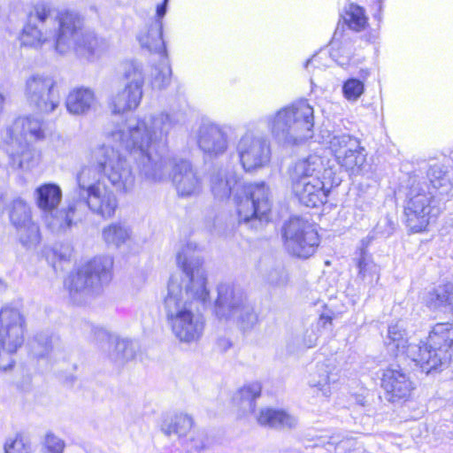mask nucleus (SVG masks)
Returning a JSON list of instances; mask_svg holds the SVG:
<instances>
[{"mask_svg":"<svg viewBox=\"0 0 453 453\" xmlns=\"http://www.w3.org/2000/svg\"><path fill=\"white\" fill-rule=\"evenodd\" d=\"M179 122L177 114L160 112L131 119L107 131V135L134 156L143 179L157 183L170 178L180 197H194L201 194L203 187L197 168L188 160L162 155L169 132Z\"/></svg>","mask_w":453,"mask_h":453,"instance_id":"nucleus-1","label":"nucleus"},{"mask_svg":"<svg viewBox=\"0 0 453 453\" xmlns=\"http://www.w3.org/2000/svg\"><path fill=\"white\" fill-rule=\"evenodd\" d=\"M20 42L33 48L52 42L58 53L73 50L77 56L89 61L108 49L104 38L83 28V19L77 12L59 11L45 2L35 4L29 11Z\"/></svg>","mask_w":453,"mask_h":453,"instance_id":"nucleus-2","label":"nucleus"},{"mask_svg":"<svg viewBox=\"0 0 453 453\" xmlns=\"http://www.w3.org/2000/svg\"><path fill=\"white\" fill-rule=\"evenodd\" d=\"M176 259L183 277L170 278L163 299L162 308L168 326L210 303L203 261L196 251V246L188 243L182 247Z\"/></svg>","mask_w":453,"mask_h":453,"instance_id":"nucleus-3","label":"nucleus"},{"mask_svg":"<svg viewBox=\"0 0 453 453\" xmlns=\"http://www.w3.org/2000/svg\"><path fill=\"white\" fill-rule=\"evenodd\" d=\"M210 187L218 200L234 194L239 222L250 223L251 227L257 228L267 220L272 201L270 189L264 182L242 185L234 172L214 167L210 172Z\"/></svg>","mask_w":453,"mask_h":453,"instance_id":"nucleus-4","label":"nucleus"},{"mask_svg":"<svg viewBox=\"0 0 453 453\" xmlns=\"http://www.w3.org/2000/svg\"><path fill=\"white\" fill-rule=\"evenodd\" d=\"M313 108L305 100L282 107L263 118L272 136L284 146L300 145L313 136Z\"/></svg>","mask_w":453,"mask_h":453,"instance_id":"nucleus-5","label":"nucleus"},{"mask_svg":"<svg viewBox=\"0 0 453 453\" xmlns=\"http://www.w3.org/2000/svg\"><path fill=\"white\" fill-rule=\"evenodd\" d=\"M113 258L99 256L71 273L65 280L71 300L86 304L101 295L112 279Z\"/></svg>","mask_w":453,"mask_h":453,"instance_id":"nucleus-6","label":"nucleus"},{"mask_svg":"<svg viewBox=\"0 0 453 453\" xmlns=\"http://www.w3.org/2000/svg\"><path fill=\"white\" fill-rule=\"evenodd\" d=\"M453 346V326L447 323L435 324L429 333L427 342L413 345L408 349L410 359L426 373L447 367L451 359Z\"/></svg>","mask_w":453,"mask_h":453,"instance_id":"nucleus-7","label":"nucleus"},{"mask_svg":"<svg viewBox=\"0 0 453 453\" xmlns=\"http://www.w3.org/2000/svg\"><path fill=\"white\" fill-rule=\"evenodd\" d=\"M81 169H93L96 178H106L119 191L128 192L134 186V175L126 157L110 145L96 148L88 165Z\"/></svg>","mask_w":453,"mask_h":453,"instance_id":"nucleus-8","label":"nucleus"},{"mask_svg":"<svg viewBox=\"0 0 453 453\" xmlns=\"http://www.w3.org/2000/svg\"><path fill=\"white\" fill-rule=\"evenodd\" d=\"M76 181L74 192L77 198L85 203L93 214L104 219L115 216L119 207L117 196L103 180L96 178L95 170L80 169Z\"/></svg>","mask_w":453,"mask_h":453,"instance_id":"nucleus-9","label":"nucleus"},{"mask_svg":"<svg viewBox=\"0 0 453 453\" xmlns=\"http://www.w3.org/2000/svg\"><path fill=\"white\" fill-rule=\"evenodd\" d=\"M443 210L441 198L433 191H426L423 187H412L404 205L406 226L413 233L426 231L434 224Z\"/></svg>","mask_w":453,"mask_h":453,"instance_id":"nucleus-10","label":"nucleus"},{"mask_svg":"<svg viewBox=\"0 0 453 453\" xmlns=\"http://www.w3.org/2000/svg\"><path fill=\"white\" fill-rule=\"evenodd\" d=\"M122 89L113 94L109 106L113 114H124L138 108L143 96L145 74L142 65L129 60L122 65Z\"/></svg>","mask_w":453,"mask_h":453,"instance_id":"nucleus-11","label":"nucleus"},{"mask_svg":"<svg viewBox=\"0 0 453 453\" xmlns=\"http://www.w3.org/2000/svg\"><path fill=\"white\" fill-rule=\"evenodd\" d=\"M26 319L19 309L4 306L0 310V359L6 358L5 364H0V370L7 371L13 365L11 356L24 343Z\"/></svg>","mask_w":453,"mask_h":453,"instance_id":"nucleus-12","label":"nucleus"},{"mask_svg":"<svg viewBox=\"0 0 453 453\" xmlns=\"http://www.w3.org/2000/svg\"><path fill=\"white\" fill-rule=\"evenodd\" d=\"M282 236L287 251L299 258L311 257L319 244L314 226L299 217H293L285 223Z\"/></svg>","mask_w":453,"mask_h":453,"instance_id":"nucleus-13","label":"nucleus"},{"mask_svg":"<svg viewBox=\"0 0 453 453\" xmlns=\"http://www.w3.org/2000/svg\"><path fill=\"white\" fill-rule=\"evenodd\" d=\"M236 151L246 172L263 168L271 160V143L268 138L254 131L245 132L238 141Z\"/></svg>","mask_w":453,"mask_h":453,"instance_id":"nucleus-14","label":"nucleus"},{"mask_svg":"<svg viewBox=\"0 0 453 453\" xmlns=\"http://www.w3.org/2000/svg\"><path fill=\"white\" fill-rule=\"evenodd\" d=\"M329 150L338 165L350 174L359 173L366 160L360 141L349 134H334L329 141Z\"/></svg>","mask_w":453,"mask_h":453,"instance_id":"nucleus-15","label":"nucleus"},{"mask_svg":"<svg viewBox=\"0 0 453 453\" xmlns=\"http://www.w3.org/2000/svg\"><path fill=\"white\" fill-rule=\"evenodd\" d=\"M55 81L42 74H32L25 83V96L27 103L41 113H50L58 106V98L54 96Z\"/></svg>","mask_w":453,"mask_h":453,"instance_id":"nucleus-16","label":"nucleus"},{"mask_svg":"<svg viewBox=\"0 0 453 453\" xmlns=\"http://www.w3.org/2000/svg\"><path fill=\"white\" fill-rule=\"evenodd\" d=\"M9 217L17 230L20 243L27 249L36 248L41 241V234L38 225L32 219L29 205L22 199H15Z\"/></svg>","mask_w":453,"mask_h":453,"instance_id":"nucleus-17","label":"nucleus"},{"mask_svg":"<svg viewBox=\"0 0 453 453\" xmlns=\"http://www.w3.org/2000/svg\"><path fill=\"white\" fill-rule=\"evenodd\" d=\"M6 153L9 165L13 169L27 170L34 160V151L30 147L28 127H24L20 134H12L9 128L5 136Z\"/></svg>","mask_w":453,"mask_h":453,"instance_id":"nucleus-18","label":"nucleus"},{"mask_svg":"<svg viewBox=\"0 0 453 453\" xmlns=\"http://www.w3.org/2000/svg\"><path fill=\"white\" fill-rule=\"evenodd\" d=\"M217 291L214 312L220 320H231L248 302L244 292L232 284L221 283L218 286Z\"/></svg>","mask_w":453,"mask_h":453,"instance_id":"nucleus-19","label":"nucleus"},{"mask_svg":"<svg viewBox=\"0 0 453 453\" xmlns=\"http://www.w3.org/2000/svg\"><path fill=\"white\" fill-rule=\"evenodd\" d=\"M381 387L389 402L408 398L414 388L412 381L398 365H391L383 372Z\"/></svg>","mask_w":453,"mask_h":453,"instance_id":"nucleus-20","label":"nucleus"},{"mask_svg":"<svg viewBox=\"0 0 453 453\" xmlns=\"http://www.w3.org/2000/svg\"><path fill=\"white\" fill-rule=\"evenodd\" d=\"M292 190L299 202L306 207H319L327 201L330 188H326L320 178L291 183Z\"/></svg>","mask_w":453,"mask_h":453,"instance_id":"nucleus-21","label":"nucleus"},{"mask_svg":"<svg viewBox=\"0 0 453 453\" xmlns=\"http://www.w3.org/2000/svg\"><path fill=\"white\" fill-rule=\"evenodd\" d=\"M205 326L202 310L182 318L168 326L173 335L180 342L191 344L197 342L203 336Z\"/></svg>","mask_w":453,"mask_h":453,"instance_id":"nucleus-22","label":"nucleus"},{"mask_svg":"<svg viewBox=\"0 0 453 453\" xmlns=\"http://www.w3.org/2000/svg\"><path fill=\"white\" fill-rule=\"evenodd\" d=\"M199 148L207 154L218 156L227 149L226 134L216 124H203L197 134Z\"/></svg>","mask_w":453,"mask_h":453,"instance_id":"nucleus-23","label":"nucleus"},{"mask_svg":"<svg viewBox=\"0 0 453 453\" xmlns=\"http://www.w3.org/2000/svg\"><path fill=\"white\" fill-rule=\"evenodd\" d=\"M338 371L333 360L326 359L324 362L317 363L310 372L309 385L321 391L326 397L331 394L330 384L338 380Z\"/></svg>","mask_w":453,"mask_h":453,"instance_id":"nucleus-24","label":"nucleus"},{"mask_svg":"<svg viewBox=\"0 0 453 453\" xmlns=\"http://www.w3.org/2000/svg\"><path fill=\"white\" fill-rule=\"evenodd\" d=\"M257 423L265 427L277 430H290L296 427L298 419L283 410L263 408L256 415Z\"/></svg>","mask_w":453,"mask_h":453,"instance_id":"nucleus-25","label":"nucleus"},{"mask_svg":"<svg viewBox=\"0 0 453 453\" xmlns=\"http://www.w3.org/2000/svg\"><path fill=\"white\" fill-rule=\"evenodd\" d=\"M323 168V159L319 155L313 154L299 159L289 170L291 183L304 182L311 180V178H319V174Z\"/></svg>","mask_w":453,"mask_h":453,"instance_id":"nucleus-26","label":"nucleus"},{"mask_svg":"<svg viewBox=\"0 0 453 453\" xmlns=\"http://www.w3.org/2000/svg\"><path fill=\"white\" fill-rule=\"evenodd\" d=\"M426 306L434 311L453 313V282L438 285L429 291L426 298Z\"/></svg>","mask_w":453,"mask_h":453,"instance_id":"nucleus-27","label":"nucleus"},{"mask_svg":"<svg viewBox=\"0 0 453 453\" xmlns=\"http://www.w3.org/2000/svg\"><path fill=\"white\" fill-rule=\"evenodd\" d=\"M76 206L74 203L68 204L67 207L58 209L43 215L44 222L47 227L55 234L65 233L75 224Z\"/></svg>","mask_w":453,"mask_h":453,"instance_id":"nucleus-28","label":"nucleus"},{"mask_svg":"<svg viewBox=\"0 0 453 453\" xmlns=\"http://www.w3.org/2000/svg\"><path fill=\"white\" fill-rule=\"evenodd\" d=\"M34 197L36 206L45 215L58 207L62 200V190L55 183H44L36 188Z\"/></svg>","mask_w":453,"mask_h":453,"instance_id":"nucleus-29","label":"nucleus"},{"mask_svg":"<svg viewBox=\"0 0 453 453\" xmlns=\"http://www.w3.org/2000/svg\"><path fill=\"white\" fill-rule=\"evenodd\" d=\"M426 178L431 188L428 190L438 193V195H448L452 189L451 175L449 167L436 162L429 165L426 172Z\"/></svg>","mask_w":453,"mask_h":453,"instance_id":"nucleus-30","label":"nucleus"},{"mask_svg":"<svg viewBox=\"0 0 453 453\" xmlns=\"http://www.w3.org/2000/svg\"><path fill=\"white\" fill-rule=\"evenodd\" d=\"M96 104L94 92L89 88H74L68 94L65 100L67 111L75 115L84 114L90 111Z\"/></svg>","mask_w":453,"mask_h":453,"instance_id":"nucleus-31","label":"nucleus"},{"mask_svg":"<svg viewBox=\"0 0 453 453\" xmlns=\"http://www.w3.org/2000/svg\"><path fill=\"white\" fill-rule=\"evenodd\" d=\"M138 40L142 48L163 56L166 55L162 20L154 19L147 30L139 35Z\"/></svg>","mask_w":453,"mask_h":453,"instance_id":"nucleus-32","label":"nucleus"},{"mask_svg":"<svg viewBox=\"0 0 453 453\" xmlns=\"http://www.w3.org/2000/svg\"><path fill=\"white\" fill-rule=\"evenodd\" d=\"M388 349L395 356L408 355V349L414 344H408L407 334L401 322L390 325L388 330V336L385 341Z\"/></svg>","mask_w":453,"mask_h":453,"instance_id":"nucleus-33","label":"nucleus"},{"mask_svg":"<svg viewBox=\"0 0 453 453\" xmlns=\"http://www.w3.org/2000/svg\"><path fill=\"white\" fill-rule=\"evenodd\" d=\"M24 127H28V136L30 142L44 138V122L35 117L17 118L9 127V132L13 134H20L24 132Z\"/></svg>","mask_w":453,"mask_h":453,"instance_id":"nucleus-34","label":"nucleus"},{"mask_svg":"<svg viewBox=\"0 0 453 453\" xmlns=\"http://www.w3.org/2000/svg\"><path fill=\"white\" fill-rule=\"evenodd\" d=\"M262 386L259 382L244 385L234 396V402L244 413L255 411L256 400L261 395Z\"/></svg>","mask_w":453,"mask_h":453,"instance_id":"nucleus-35","label":"nucleus"},{"mask_svg":"<svg viewBox=\"0 0 453 453\" xmlns=\"http://www.w3.org/2000/svg\"><path fill=\"white\" fill-rule=\"evenodd\" d=\"M132 231L124 223L113 222L102 230V238L109 247L119 248L131 238Z\"/></svg>","mask_w":453,"mask_h":453,"instance_id":"nucleus-36","label":"nucleus"},{"mask_svg":"<svg viewBox=\"0 0 453 453\" xmlns=\"http://www.w3.org/2000/svg\"><path fill=\"white\" fill-rule=\"evenodd\" d=\"M194 424L191 416L184 413H178L165 418L161 430L166 435L176 434L179 437H184L190 431Z\"/></svg>","mask_w":453,"mask_h":453,"instance_id":"nucleus-37","label":"nucleus"},{"mask_svg":"<svg viewBox=\"0 0 453 453\" xmlns=\"http://www.w3.org/2000/svg\"><path fill=\"white\" fill-rule=\"evenodd\" d=\"M231 320L236 321L238 326L243 332L252 330L258 323V315L255 311L253 305L248 301L238 311V314L233 316Z\"/></svg>","mask_w":453,"mask_h":453,"instance_id":"nucleus-38","label":"nucleus"},{"mask_svg":"<svg viewBox=\"0 0 453 453\" xmlns=\"http://www.w3.org/2000/svg\"><path fill=\"white\" fill-rule=\"evenodd\" d=\"M343 20L351 30L356 32L364 30L367 26V18L365 14V10L353 4L346 10L343 15Z\"/></svg>","mask_w":453,"mask_h":453,"instance_id":"nucleus-39","label":"nucleus"},{"mask_svg":"<svg viewBox=\"0 0 453 453\" xmlns=\"http://www.w3.org/2000/svg\"><path fill=\"white\" fill-rule=\"evenodd\" d=\"M358 278L369 284L379 280V267L365 253L362 252L357 261Z\"/></svg>","mask_w":453,"mask_h":453,"instance_id":"nucleus-40","label":"nucleus"},{"mask_svg":"<svg viewBox=\"0 0 453 453\" xmlns=\"http://www.w3.org/2000/svg\"><path fill=\"white\" fill-rule=\"evenodd\" d=\"M58 338L53 337L48 333L37 334L35 337V342L33 344V351L38 357H44L49 355L52 350L55 342Z\"/></svg>","mask_w":453,"mask_h":453,"instance_id":"nucleus-41","label":"nucleus"},{"mask_svg":"<svg viewBox=\"0 0 453 453\" xmlns=\"http://www.w3.org/2000/svg\"><path fill=\"white\" fill-rule=\"evenodd\" d=\"M364 83L358 79L350 78L342 86L344 97L349 101H357L364 93Z\"/></svg>","mask_w":453,"mask_h":453,"instance_id":"nucleus-42","label":"nucleus"},{"mask_svg":"<svg viewBox=\"0 0 453 453\" xmlns=\"http://www.w3.org/2000/svg\"><path fill=\"white\" fill-rule=\"evenodd\" d=\"M171 68L168 65L155 68L154 77L151 84L154 88L162 89L167 87L171 81Z\"/></svg>","mask_w":453,"mask_h":453,"instance_id":"nucleus-43","label":"nucleus"},{"mask_svg":"<svg viewBox=\"0 0 453 453\" xmlns=\"http://www.w3.org/2000/svg\"><path fill=\"white\" fill-rule=\"evenodd\" d=\"M5 453H31L30 442L22 436L7 441L4 446Z\"/></svg>","mask_w":453,"mask_h":453,"instance_id":"nucleus-44","label":"nucleus"},{"mask_svg":"<svg viewBox=\"0 0 453 453\" xmlns=\"http://www.w3.org/2000/svg\"><path fill=\"white\" fill-rule=\"evenodd\" d=\"M65 441L52 433H47L44 439L43 453H63Z\"/></svg>","mask_w":453,"mask_h":453,"instance_id":"nucleus-45","label":"nucleus"},{"mask_svg":"<svg viewBox=\"0 0 453 453\" xmlns=\"http://www.w3.org/2000/svg\"><path fill=\"white\" fill-rule=\"evenodd\" d=\"M266 281L273 287H283L288 281V276L283 267L271 269L266 274Z\"/></svg>","mask_w":453,"mask_h":453,"instance_id":"nucleus-46","label":"nucleus"},{"mask_svg":"<svg viewBox=\"0 0 453 453\" xmlns=\"http://www.w3.org/2000/svg\"><path fill=\"white\" fill-rule=\"evenodd\" d=\"M395 223L388 216L381 218L375 226L373 232L376 235L389 236L393 234Z\"/></svg>","mask_w":453,"mask_h":453,"instance_id":"nucleus-47","label":"nucleus"},{"mask_svg":"<svg viewBox=\"0 0 453 453\" xmlns=\"http://www.w3.org/2000/svg\"><path fill=\"white\" fill-rule=\"evenodd\" d=\"M337 53L339 54L338 58L336 59L337 63L340 65H348L353 56L352 45L351 43H344L338 50Z\"/></svg>","mask_w":453,"mask_h":453,"instance_id":"nucleus-48","label":"nucleus"},{"mask_svg":"<svg viewBox=\"0 0 453 453\" xmlns=\"http://www.w3.org/2000/svg\"><path fill=\"white\" fill-rule=\"evenodd\" d=\"M356 446V441L351 438H345L335 443V453H348Z\"/></svg>","mask_w":453,"mask_h":453,"instance_id":"nucleus-49","label":"nucleus"},{"mask_svg":"<svg viewBox=\"0 0 453 453\" xmlns=\"http://www.w3.org/2000/svg\"><path fill=\"white\" fill-rule=\"evenodd\" d=\"M128 345H129V342L127 340L117 339L115 341L116 350L119 353L121 352L123 357H127V354L126 352H127Z\"/></svg>","mask_w":453,"mask_h":453,"instance_id":"nucleus-50","label":"nucleus"},{"mask_svg":"<svg viewBox=\"0 0 453 453\" xmlns=\"http://www.w3.org/2000/svg\"><path fill=\"white\" fill-rule=\"evenodd\" d=\"M332 321V316L327 314H321L318 321V326H321L323 328L328 327L329 329H331Z\"/></svg>","mask_w":453,"mask_h":453,"instance_id":"nucleus-51","label":"nucleus"},{"mask_svg":"<svg viewBox=\"0 0 453 453\" xmlns=\"http://www.w3.org/2000/svg\"><path fill=\"white\" fill-rule=\"evenodd\" d=\"M167 2H168V0H164L163 4L157 5V13H156L157 18L155 19L162 20V18L166 13Z\"/></svg>","mask_w":453,"mask_h":453,"instance_id":"nucleus-52","label":"nucleus"},{"mask_svg":"<svg viewBox=\"0 0 453 453\" xmlns=\"http://www.w3.org/2000/svg\"><path fill=\"white\" fill-rule=\"evenodd\" d=\"M190 449H195L196 451H200L204 448V442L202 439L195 440L194 438H192L190 440Z\"/></svg>","mask_w":453,"mask_h":453,"instance_id":"nucleus-53","label":"nucleus"},{"mask_svg":"<svg viewBox=\"0 0 453 453\" xmlns=\"http://www.w3.org/2000/svg\"><path fill=\"white\" fill-rule=\"evenodd\" d=\"M317 340H318V335L316 334H314L313 332H311V334L309 335V339L304 340V344L308 348H311L316 345Z\"/></svg>","mask_w":453,"mask_h":453,"instance_id":"nucleus-54","label":"nucleus"},{"mask_svg":"<svg viewBox=\"0 0 453 453\" xmlns=\"http://www.w3.org/2000/svg\"><path fill=\"white\" fill-rule=\"evenodd\" d=\"M4 96L3 95V93L0 91V111L3 110L4 108Z\"/></svg>","mask_w":453,"mask_h":453,"instance_id":"nucleus-55","label":"nucleus"},{"mask_svg":"<svg viewBox=\"0 0 453 453\" xmlns=\"http://www.w3.org/2000/svg\"><path fill=\"white\" fill-rule=\"evenodd\" d=\"M4 288H5V284L4 283V281L2 280H0V290L4 289Z\"/></svg>","mask_w":453,"mask_h":453,"instance_id":"nucleus-56","label":"nucleus"},{"mask_svg":"<svg viewBox=\"0 0 453 453\" xmlns=\"http://www.w3.org/2000/svg\"><path fill=\"white\" fill-rule=\"evenodd\" d=\"M311 63V59H309L307 62H306V66Z\"/></svg>","mask_w":453,"mask_h":453,"instance_id":"nucleus-57","label":"nucleus"},{"mask_svg":"<svg viewBox=\"0 0 453 453\" xmlns=\"http://www.w3.org/2000/svg\"><path fill=\"white\" fill-rule=\"evenodd\" d=\"M3 194L0 192V200L2 199Z\"/></svg>","mask_w":453,"mask_h":453,"instance_id":"nucleus-58","label":"nucleus"}]
</instances>
